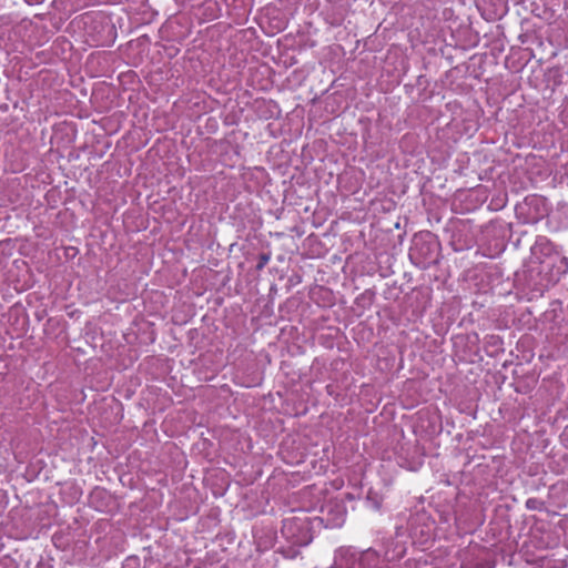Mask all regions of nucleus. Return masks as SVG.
<instances>
[{
  "instance_id": "f257e3e1",
  "label": "nucleus",
  "mask_w": 568,
  "mask_h": 568,
  "mask_svg": "<svg viewBox=\"0 0 568 568\" xmlns=\"http://www.w3.org/2000/svg\"><path fill=\"white\" fill-rule=\"evenodd\" d=\"M282 536L292 545L288 549H283L282 554L285 558L294 559L298 555L295 547L307 546L313 535L311 532V521L307 516H294L283 520Z\"/></svg>"
},
{
  "instance_id": "f03ea898",
  "label": "nucleus",
  "mask_w": 568,
  "mask_h": 568,
  "mask_svg": "<svg viewBox=\"0 0 568 568\" xmlns=\"http://www.w3.org/2000/svg\"><path fill=\"white\" fill-rule=\"evenodd\" d=\"M346 568H389L386 559L376 550L366 549L358 552H349L344 555Z\"/></svg>"
},
{
  "instance_id": "7ed1b4c3",
  "label": "nucleus",
  "mask_w": 568,
  "mask_h": 568,
  "mask_svg": "<svg viewBox=\"0 0 568 568\" xmlns=\"http://www.w3.org/2000/svg\"><path fill=\"white\" fill-rule=\"evenodd\" d=\"M322 514L323 517L318 518V520L325 523L327 528H339L346 519V508L342 503H328L322 508Z\"/></svg>"
},
{
  "instance_id": "20e7f679",
  "label": "nucleus",
  "mask_w": 568,
  "mask_h": 568,
  "mask_svg": "<svg viewBox=\"0 0 568 568\" xmlns=\"http://www.w3.org/2000/svg\"><path fill=\"white\" fill-rule=\"evenodd\" d=\"M400 568H432L426 561L407 559Z\"/></svg>"
},
{
  "instance_id": "39448f33",
  "label": "nucleus",
  "mask_w": 568,
  "mask_h": 568,
  "mask_svg": "<svg viewBox=\"0 0 568 568\" xmlns=\"http://www.w3.org/2000/svg\"><path fill=\"white\" fill-rule=\"evenodd\" d=\"M270 258L271 257L268 254H261L258 256V262H257L256 268L258 271L263 270L265 267V265L268 263Z\"/></svg>"
},
{
  "instance_id": "423d86ee",
  "label": "nucleus",
  "mask_w": 568,
  "mask_h": 568,
  "mask_svg": "<svg viewBox=\"0 0 568 568\" xmlns=\"http://www.w3.org/2000/svg\"><path fill=\"white\" fill-rule=\"evenodd\" d=\"M417 251H418V243L415 242L414 247L412 248L410 256L413 257Z\"/></svg>"
},
{
  "instance_id": "0eeeda50",
  "label": "nucleus",
  "mask_w": 568,
  "mask_h": 568,
  "mask_svg": "<svg viewBox=\"0 0 568 568\" xmlns=\"http://www.w3.org/2000/svg\"><path fill=\"white\" fill-rule=\"evenodd\" d=\"M547 242L548 241H547L546 237H539L536 243L539 244V245H542V244H546Z\"/></svg>"
},
{
  "instance_id": "6e6552de",
  "label": "nucleus",
  "mask_w": 568,
  "mask_h": 568,
  "mask_svg": "<svg viewBox=\"0 0 568 568\" xmlns=\"http://www.w3.org/2000/svg\"><path fill=\"white\" fill-rule=\"evenodd\" d=\"M373 507L378 509L379 508V504L378 503H373Z\"/></svg>"
},
{
  "instance_id": "1a4fd4ad",
  "label": "nucleus",
  "mask_w": 568,
  "mask_h": 568,
  "mask_svg": "<svg viewBox=\"0 0 568 568\" xmlns=\"http://www.w3.org/2000/svg\"><path fill=\"white\" fill-rule=\"evenodd\" d=\"M531 500H527V506L530 507V506H534V503H530Z\"/></svg>"
},
{
  "instance_id": "9d476101",
  "label": "nucleus",
  "mask_w": 568,
  "mask_h": 568,
  "mask_svg": "<svg viewBox=\"0 0 568 568\" xmlns=\"http://www.w3.org/2000/svg\"><path fill=\"white\" fill-rule=\"evenodd\" d=\"M531 500H527V506L530 507V506H534V503H530Z\"/></svg>"
}]
</instances>
